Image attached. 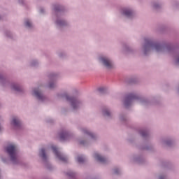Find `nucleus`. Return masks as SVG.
Instances as JSON below:
<instances>
[{"mask_svg": "<svg viewBox=\"0 0 179 179\" xmlns=\"http://www.w3.org/2000/svg\"><path fill=\"white\" fill-rule=\"evenodd\" d=\"M6 150L10 157L12 162H15L16 160V145L10 144L6 148Z\"/></svg>", "mask_w": 179, "mask_h": 179, "instance_id": "1", "label": "nucleus"}, {"mask_svg": "<svg viewBox=\"0 0 179 179\" xmlns=\"http://www.w3.org/2000/svg\"><path fill=\"white\" fill-rule=\"evenodd\" d=\"M101 61H102V64L108 68V69H111L113 68V63L111 61L106 57L101 58Z\"/></svg>", "mask_w": 179, "mask_h": 179, "instance_id": "2", "label": "nucleus"}, {"mask_svg": "<svg viewBox=\"0 0 179 179\" xmlns=\"http://www.w3.org/2000/svg\"><path fill=\"white\" fill-rule=\"evenodd\" d=\"M52 149L54 152V153L56 155L57 157L59 159V160H62V162H66V157L62 156L59 152H58V150L57 149V147H52Z\"/></svg>", "mask_w": 179, "mask_h": 179, "instance_id": "3", "label": "nucleus"}, {"mask_svg": "<svg viewBox=\"0 0 179 179\" xmlns=\"http://www.w3.org/2000/svg\"><path fill=\"white\" fill-rule=\"evenodd\" d=\"M134 99H136V96L134 95V94H129L126 100L124 101V105L126 106H129V104H131V101H132V100H134Z\"/></svg>", "mask_w": 179, "mask_h": 179, "instance_id": "4", "label": "nucleus"}, {"mask_svg": "<svg viewBox=\"0 0 179 179\" xmlns=\"http://www.w3.org/2000/svg\"><path fill=\"white\" fill-rule=\"evenodd\" d=\"M66 99L70 100L71 101V106H72L73 110H76V106H79V101H78L73 98H69L68 96H66Z\"/></svg>", "mask_w": 179, "mask_h": 179, "instance_id": "5", "label": "nucleus"}, {"mask_svg": "<svg viewBox=\"0 0 179 179\" xmlns=\"http://www.w3.org/2000/svg\"><path fill=\"white\" fill-rule=\"evenodd\" d=\"M94 157L96 159V160H98V162H100L101 163L106 162V158H104V157H101L98 153H95Z\"/></svg>", "mask_w": 179, "mask_h": 179, "instance_id": "6", "label": "nucleus"}, {"mask_svg": "<svg viewBox=\"0 0 179 179\" xmlns=\"http://www.w3.org/2000/svg\"><path fill=\"white\" fill-rule=\"evenodd\" d=\"M69 138V134L66 132L60 134V141H68Z\"/></svg>", "mask_w": 179, "mask_h": 179, "instance_id": "7", "label": "nucleus"}, {"mask_svg": "<svg viewBox=\"0 0 179 179\" xmlns=\"http://www.w3.org/2000/svg\"><path fill=\"white\" fill-rule=\"evenodd\" d=\"M34 96H36V97H37L39 100H43V94H41V92H40V91H38V90H35L34 91Z\"/></svg>", "mask_w": 179, "mask_h": 179, "instance_id": "8", "label": "nucleus"}, {"mask_svg": "<svg viewBox=\"0 0 179 179\" xmlns=\"http://www.w3.org/2000/svg\"><path fill=\"white\" fill-rule=\"evenodd\" d=\"M123 15H124V16H127V17H131V16H132L133 13L131 10H124L123 11Z\"/></svg>", "mask_w": 179, "mask_h": 179, "instance_id": "9", "label": "nucleus"}, {"mask_svg": "<svg viewBox=\"0 0 179 179\" xmlns=\"http://www.w3.org/2000/svg\"><path fill=\"white\" fill-rule=\"evenodd\" d=\"M12 124L14 127H19L20 125V121L17 120V118L14 117L13 119Z\"/></svg>", "mask_w": 179, "mask_h": 179, "instance_id": "10", "label": "nucleus"}, {"mask_svg": "<svg viewBox=\"0 0 179 179\" xmlns=\"http://www.w3.org/2000/svg\"><path fill=\"white\" fill-rule=\"evenodd\" d=\"M40 156L43 160H45L47 159V155H45V150L44 149L41 150Z\"/></svg>", "mask_w": 179, "mask_h": 179, "instance_id": "11", "label": "nucleus"}, {"mask_svg": "<svg viewBox=\"0 0 179 179\" xmlns=\"http://www.w3.org/2000/svg\"><path fill=\"white\" fill-rule=\"evenodd\" d=\"M103 113V115L106 117H110V115H111V113H110V111H108V110H104Z\"/></svg>", "mask_w": 179, "mask_h": 179, "instance_id": "12", "label": "nucleus"}, {"mask_svg": "<svg viewBox=\"0 0 179 179\" xmlns=\"http://www.w3.org/2000/svg\"><path fill=\"white\" fill-rule=\"evenodd\" d=\"M77 161L78 163H83V162H85V158L83 157H78Z\"/></svg>", "mask_w": 179, "mask_h": 179, "instance_id": "13", "label": "nucleus"}, {"mask_svg": "<svg viewBox=\"0 0 179 179\" xmlns=\"http://www.w3.org/2000/svg\"><path fill=\"white\" fill-rule=\"evenodd\" d=\"M85 134H87V135H90V136H91V138H94V134H93V133H91L90 131L86 130L84 131Z\"/></svg>", "mask_w": 179, "mask_h": 179, "instance_id": "14", "label": "nucleus"}, {"mask_svg": "<svg viewBox=\"0 0 179 179\" xmlns=\"http://www.w3.org/2000/svg\"><path fill=\"white\" fill-rule=\"evenodd\" d=\"M25 26L27 27H31V22H30V21H29V20H27L25 22Z\"/></svg>", "mask_w": 179, "mask_h": 179, "instance_id": "15", "label": "nucleus"}, {"mask_svg": "<svg viewBox=\"0 0 179 179\" xmlns=\"http://www.w3.org/2000/svg\"><path fill=\"white\" fill-rule=\"evenodd\" d=\"M161 48H162V45H160L159 44L155 45V50L157 51H160Z\"/></svg>", "mask_w": 179, "mask_h": 179, "instance_id": "16", "label": "nucleus"}, {"mask_svg": "<svg viewBox=\"0 0 179 179\" xmlns=\"http://www.w3.org/2000/svg\"><path fill=\"white\" fill-rule=\"evenodd\" d=\"M13 89L14 90H17V92H19V90H20V87L19 86H17V85H14V86L13 87Z\"/></svg>", "mask_w": 179, "mask_h": 179, "instance_id": "17", "label": "nucleus"}, {"mask_svg": "<svg viewBox=\"0 0 179 179\" xmlns=\"http://www.w3.org/2000/svg\"><path fill=\"white\" fill-rule=\"evenodd\" d=\"M49 87H50V89H52V87H54V84L50 83V84L49 85Z\"/></svg>", "mask_w": 179, "mask_h": 179, "instance_id": "18", "label": "nucleus"}, {"mask_svg": "<svg viewBox=\"0 0 179 179\" xmlns=\"http://www.w3.org/2000/svg\"><path fill=\"white\" fill-rule=\"evenodd\" d=\"M141 135H142V136H146V132L142 131Z\"/></svg>", "mask_w": 179, "mask_h": 179, "instance_id": "19", "label": "nucleus"}, {"mask_svg": "<svg viewBox=\"0 0 179 179\" xmlns=\"http://www.w3.org/2000/svg\"><path fill=\"white\" fill-rule=\"evenodd\" d=\"M115 174H118V169H115Z\"/></svg>", "mask_w": 179, "mask_h": 179, "instance_id": "20", "label": "nucleus"}, {"mask_svg": "<svg viewBox=\"0 0 179 179\" xmlns=\"http://www.w3.org/2000/svg\"><path fill=\"white\" fill-rule=\"evenodd\" d=\"M69 176H70V177H73V173H72V174H69Z\"/></svg>", "mask_w": 179, "mask_h": 179, "instance_id": "21", "label": "nucleus"}, {"mask_svg": "<svg viewBox=\"0 0 179 179\" xmlns=\"http://www.w3.org/2000/svg\"><path fill=\"white\" fill-rule=\"evenodd\" d=\"M177 63L179 64V58L177 60Z\"/></svg>", "mask_w": 179, "mask_h": 179, "instance_id": "22", "label": "nucleus"}, {"mask_svg": "<svg viewBox=\"0 0 179 179\" xmlns=\"http://www.w3.org/2000/svg\"><path fill=\"white\" fill-rule=\"evenodd\" d=\"M101 90H103V89H99V92H101Z\"/></svg>", "mask_w": 179, "mask_h": 179, "instance_id": "23", "label": "nucleus"}, {"mask_svg": "<svg viewBox=\"0 0 179 179\" xmlns=\"http://www.w3.org/2000/svg\"><path fill=\"white\" fill-rule=\"evenodd\" d=\"M1 127H0V131H1Z\"/></svg>", "mask_w": 179, "mask_h": 179, "instance_id": "24", "label": "nucleus"}]
</instances>
